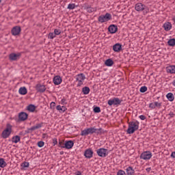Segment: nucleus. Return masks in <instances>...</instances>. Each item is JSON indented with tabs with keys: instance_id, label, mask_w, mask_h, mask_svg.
Returning a JSON list of instances; mask_svg holds the SVG:
<instances>
[{
	"instance_id": "obj_1",
	"label": "nucleus",
	"mask_w": 175,
	"mask_h": 175,
	"mask_svg": "<svg viewBox=\"0 0 175 175\" xmlns=\"http://www.w3.org/2000/svg\"><path fill=\"white\" fill-rule=\"evenodd\" d=\"M139 123L137 120L129 122V127L126 131L127 133H129V135H132L135 133V132H136V131L139 129Z\"/></svg>"
},
{
	"instance_id": "obj_2",
	"label": "nucleus",
	"mask_w": 175,
	"mask_h": 175,
	"mask_svg": "<svg viewBox=\"0 0 175 175\" xmlns=\"http://www.w3.org/2000/svg\"><path fill=\"white\" fill-rule=\"evenodd\" d=\"M13 126L10 124H7L6 128L1 133V137L3 139H8L10 135H12Z\"/></svg>"
},
{
	"instance_id": "obj_3",
	"label": "nucleus",
	"mask_w": 175,
	"mask_h": 175,
	"mask_svg": "<svg viewBox=\"0 0 175 175\" xmlns=\"http://www.w3.org/2000/svg\"><path fill=\"white\" fill-rule=\"evenodd\" d=\"M135 10H137V12H143L144 11V14H147V13H148V12H150L148 7L146 6L145 5H144L142 3H137L135 5Z\"/></svg>"
},
{
	"instance_id": "obj_4",
	"label": "nucleus",
	"mask_w": 175,
	"mask_h": 175,
	"mask_svg": "<svg viewBox=\"0 0 175 175\" xmlns=\"http://www.w3.org/2000/svg\"><path fill=\"white\" fill-rule=\"evenodd\" d=\"M98 129L95 127H90L86 129H84L81 131V136H87L88 135H92V133H96Z\"/></svg>"
},
{
	"instance_id": "obj_5",
	"label": "nucleus",
	"mask_w": 175,
	"mask_h": 175,
	"mask_svg": "<svg viewBox=\"0 0 175 175\" xmlns=\"http://www.w3.org/2000/svg\"><path fill=\"white\" fill-rule=\"evenodd\" d=\"M76 81H77V87H81L83 84H84V80H85V75L84 74L81 73L75 77Z\"/></svg>"
},
{
	"instance_id": "obj_6",
	"label": "nucleus",
	"mask_w": 175,
	"mask_h": 175,
	"mask_svg": "<svg viewBox=\"0 0 175 175\" xmlns=\"http://www.w3.org/2000/svg\"><path fill=\"white\" fill-rule=\"evenodd\" d=\"M111 18V14L109 13H106L105 15H101L98 17V21L99 23H107V21H110Z\"/></svg>"
},
{
	"instance_id": "obj_7",
	"label": "nucleus",
	"mask_w": 175,
	"mask_h": 175,
	"mask_svg": "<svg viewBox=\"0 0 175 175\" xmlns=\"http://www.w3.org/2000/svg\"><path fill=\"white\" fill-rule=\"evenodd\" d=\"M152 157V153L150 151H146L141 154L140 158L141 159H144V161H147L148 159H151Z\"/></svg>"
},
{
	"instance_id": "obj_8",
	"label": "nucleus",
	"mask_w": 175,
	"mask_h": 175,
	"mask_svg": "<svg viewBox=\"0 0 175 175\" xmlns=\"http://www.w3.org/2000/svg\"><path fill=\"white\" fill-rule=\"evenodd\" d=\"M96 152H97V155L101 157H105L109 154V151L107 150V149H105L103 148H100L98 149Z\"/></svg>"
},
{
	"instance_id": "obj_9",
	"label": "nucleus",
	"mask_w": 175,
	"mask_h": 175,
	"mask_svg": "<svg viewBox=\"0 0 175 175\" xmlns=\"http://www.w3.org/2000/svg\"><path fill=\"white\" fill-rule=\"evenodd\" d=\"M21 33V27L20 26L14 27L11 30V33L13 36H17Z\"/></svg>"
},
{
	"instance_id": "obj_10",
	"label": "nucleus",
	"mask_w": 175,
	"mask_h": 175,
	"mask_svg": "<svg viewBox=\"0 0 175 175\" xmlns=\"http://www.w3.org/2000/svg\"><path fill=\"white\" fill-rule=\"evenodd\" d=\"M120 103H121V100H120L118 98H113L108 100L109 106H113V105H120Z\"/></svg>"
},
{
	"instance_id": "obj_11",
	"label": "nucleus",
	"mask_w": 175,
	"mask_h": 175,
	"mask_svg": "<svg viewBox=\"0 0 175 175\" xmlns=\"http://www.w3.org/2000/svg\"><path fill=\"white\" fill-rule=\"evenodd\" d=\"M18 120L19 121H26V120H28V113L25 112H20L18 113Z\"/></svg>"
},
{
	"instance_id": "obj_12",
	"label": "nucleus",
	"mask_w": 175,
	"mask_h": 175,
	"mask_svg": "<svg viewBox=\"0 0 175 175\" xmlns=\"http://www.w3.org/2000/svg\"><path fill=\"white\" fill-rule=\"evenodd\" d=\"M84 155H85V158H88L90 159L92 158V157L94 155V151H92V149L88 148L85 151Z\"/></svg>"
},
{
	"instance_id": "obj_13",
	"label": "nucleus",
	"mask_w": 175,
	"mask_h": 175,
	"mask_svg": "<svg viewBox=\"0 0 175 175\" xmlns=\"http://www.w3.org/2000/svg\"><path fill=\"white\" fill-rule=\"evenodd\" d=\"M61 83H62V77L59 75L55 76L53 78V84H55V85H59Z\"/></svg>"
},
{
	"instance_id": "obj_14",
	"label": "nucleus",
	"mask_w": 175,
	"mask_h": 175,
	"mask_svg": "<svg viewBox=\"0 0 175 175\" xmlns=\"http://www.w3.org/2000/svg\"><path fill=\"white\" fill-rule=\"evenodd\" d=\"M21 57V53H11L9 58L11 61H17Z\"/></svg>"
},
{
	"instance_id": "obj_15",
	"label": "nucleus",
	"mask_w": 175,
	"mask_h": 175,
	"mask_svg": "<svg viewBox=\"0 0 175 175\" xmlns=\"http://www.w3.org/2000/svg\"><path fill=\"white\" fill-rule=\"evenodd\" d=\"M73 146H75V143L72 140L66 141L64 148L67 150H70V148H73Z\"/></svg>"
},
{
	"instance_id": "obj_16",
	"label": "nucleus",
	"mask_w": 175,
	"mask_h": 175,
	"mask_svg": "<svg viewBox=\"0 0 175 175\" xmlns=\"http://www.w3.org/2000/svg\"><path fill=\"white\" fill-rule=\"evenodd\" d=\"M113 50L115 53H120L122 50V45L120 43H116L113 46Z\"/></svg>"
},
{
	"instance_id": "obj_17",
	"label": "nucleus",
	"mask_w": 175,
	"mask_h": 175,
	"mask_svg": "<svg viewBox=\"0 0 175 175\" xmlns=\"http://www.w3.org/2000/svg\"><path fill=\"white\" fill-rule=\"evenodd\" d=\"M173 25L170 22H165L163 25V28L167 32L172 29Z\"/></svg>"
},
{
	"instance_id": "obj_18",
	"label": "nucleus",
	"mask_w": 175,
	"mask_h": 175,
	"mask_svg": "<svg viewBox=\"0 0 175 175\" xmlns=\"http://www.w3.org/2000/svg\"><path fill=\"white\" fill-rule=\"evenodd\" d=\"M108 30H109V32H110V33H116V32H117V31H118V27H117V25H111L108 27Z\"/></svg>"
},
{
	"instance_id": "obj_19",
	"label": "nucleus",
	"mask_w": 175,
	"mask_h": 175,
	"mask_svg": "<svg viewBox=\"0 0 175 175\" xmlns=\"http://www.w3.org/2000/svg\"><path fill=\"white\" fill-rule=\"evenodd\" d=\"M36 90H37L38 92H44V91H46V86L38 83L36 86Z\"/></svg>"
},
{
	"instance_id": "obj_20",
	"label": "nucleus",
	"mask_w": 175,
	"mask_h": 175,
	"mask_svg": "<svg viewBox=\"0 0 175 175\" xmlns=\"http://www.w3.org/2000/svg\"><path fill=\"white\" fill-rule=\"evenodd\" d=\"M56 110H57L60 113H65V111L68 110V108H66V106L65 105H63V106L57 105L56 107Z\"/></svg>"
},
{
	"instance_id": "obj_21",
	"label": "nucleus",
	"mask_w": 175,
	"mask_h": 175,
	"mask_svg": "<svg viewBox=\"0 0 175 175\" xmlns=\"http://www.w3.org/2000/svg\"><path fill=\"white\" fill-rule=\"evenodd\" d=\"M28 90H27V88L21 87L18 90V93L20 95H27Z\"/></svg>"
},
{
	"instance_id": "obj_22",
	"label": "nucleus",
	"mask_w": 175,
	"mask_h": 175,
	"mask_svg": "<svg viewBox=\"0 0 175 175\" xmlns=\"http://www.w3.org/2000/svg\"><path fill=\"white\" fill-rule=\"evenodd\" d=\"M167 73H175V66H169L166 68Z\"/></svg>"
},
{
	"instance_id": "obj_23",
	"label": "nucleus",
	"mask_w": 175,
	"mask_h": 175,
	"mask_svg": "<svg viewBox=\"0 0 175 175\" xmlns=\"http://www.w3.org/2000/svg\"><path fill=\"white\" fill-rule=\"evenodd\" d=\"M27 110L29 111L30 113H33L35 110H36V106L31 104L27 107Z\"/></svg>"
},
{
	"instance_id": "obj_24",
	"label": "nucleus",
	"mask_w": 175,
	"mask_h": 175,
	"mask_svg": "<svg viewBox=\"0 0 175 175\" xmlns=\"http://www.w3.org/2000/svg\"><path fill=\"white\" fill-rule=\"evenodd\" d=\"M126 172L127 175H133L135 174V170L132 167H129L126 169Z\"/></svg>"
},
{
	"instance_id": "obj_25",
	"label": "nucleus",
	"mask_w": 175,
	"mask_h": 175,
	"mask_svg": "<svg viewBox=\"0 0 175 175\" xmlns=\"http://www.w3.org/2000/svg\"><path fill=\"white\" fill-rule=\"evenodd\" d=\"M20 140H21V138L20 137V136L15 135V136L12 137V142L15 143V144H17V143H18L20 142Z\"/></svg>"
},
{
	"instance_id": "obj_26",
	"label": "nucleus",
	"mask_w": 175,
	"mask_h": 175,
	"mask_svg": "<svg viewBox=\"0 0 175 175\" xmlns=\"http://www.w3.org/2000/svg\"><path fill=\"white\" fill-rule=\"evenodd\" d=\"M8 163H6V161H5V159L0 158V167H6Z\"/></svg>"
},
{
	"instance_id": "obj_27",
	"label": "nucleus",
	"mask_w": 175,
	"mask_h": 175,
	"mask_svg": "<svg viewBox=\"0 0 175 175\" xmlns=\"http://www.w3.org/2000/svg\"><path fill=\"white\" fill-rule=\"evenodd\" d=\"M166 98L170 102H173V100H174V95H173V93H168L166 95Z\"/></svg>"
},
{
	"instance_id": "obj_28",
	"label": "nucleus",
	"mask_w": 175,
	"mask_h": 175,
	"mask_svg": "<svg viewBox=\"0 0 175 175\" xmlns=\"http://www.w3.org/2000/svg\"><path fill=\"white\" fill-rule=\"evenodd\" d=\"M105 64L106 66H113L114 62H113V59H108L105 61Z\"/></svg>"
},
{
	"instance_id": "obj_29",
	"label": "nucleus",
	"mask_w": 175,
	"mask_h": 175,
	"mask_svg": "<svg viewBox=\"0 0 175 175\" xmlns=\"http://www.w3.org/2000/svg\"><path fill=\"white\" fill-rule=\"evenodd\" d=\"M42 128V124H37L35 126L31 127L29 131H36V129H39Z\"/></svg>"
},
{
	"instance_id": "obj_30",
	"label": "nucleus",
	"mask_w": 175,
	"mask_h": 175,
	"mask_svg": "<svg viewBox=\"0 0 175 175\" xmlns=\"http://www.w3.org/2000/svg\"><path fill=\"white\" fill-rule=\"evenodd\" d=\"M86 10L88 13H94V12H96V8L87 7Z\"/></svg>"
},
{
	"instance_id": "obj_31",
	"label": "nucleus",
	"mask_w": 175,
	"mask_h": 175,
	"mask_svg": "<svg viewBox=\"0 0 175 175\" xmlns=\"http://www.w3.org/2000/svg\"><path fill=\"white\" fill-rule=\"evenodd\" d=\"M82 92L84 95H88V94H90V88L88 87L83 88Z\"/></svg>"
},
{
	"instance_id": "obj_32",
	"label": "nucleus",
	"mask_w": 175,
	"mask_h": 175,
	"mask_svg": "<svg viewBox=\"0 0 175 175\" xmlns=\"http://www.w3.org/2000/svg\"><path fill=\"white\" fill-rule=\"evenodd\" d=\"M65 142L66 141L64 139H59L58 146L60 147V148H65Z\"/></svg>"
},
{
	"instance_id": "obj_33",
	"label": "nucleus",
	"mask_w": 175,
	"mask_h": 175,
	"mask_svg": "<svg viewBox=\"0 0 175 175\" xmlns=\"http://www.w3.org/2000/svg\"><path fill=\"white\" fill-rule=\"evenodd\" d=\"M167 44H168V46H170L171 47H173L174 46H175V39L172 38V39H170V40H168Z\"/></svg>"
},
{
	"instance_id": "obj_34",
	"label": "nucleus",
	"mask_w": 175,
	"mask_h": 175,
	"mask_svg": "<svg viewBox=\"0 0 175 175\" xmlns=\"http://www.w3.org/2000/svg\"><path fill=\"white\" fill-rule=\"evenodd\" d=\"M76 8V4L75 3H70L68 4L67 9H69L70 10H73Z\"/></svg>"
},
{
	"instance_id": "obj_35",
	"label": "nucleus",
	"mask_w": 175,
	"mask_h": 175,
	"mask_svg": "<svg viewBox=\"0 0 175 175\" xmlns=\"http://www.w3.org/2000/svg\"><path fill=\"white\" fill-rule=\"evenodd\" d=\"M21 167L24 168V167H29V163L25 161L23 163H22L21 164Z\"/></svg>"
},
{
	"instance_id": "obj_36",
	"label": "nucleus",
	"mask_w": 175,
	"mask_h": 175,
	"mask_svg": "<svg viewBox=\"0 0 175 175\" xmlns=\"http://www.w3.org/2000/svg\"><path fill=\"white\" fill-rule=\"evenodd\" d=\"M54 33H55V36H57L58 35H61V30H59L58 29H54Z\"/></svg>"
},
{
	"instance_id": "obj_37",
	"label": "nucleus",
	"mask_w": 175,
	"mask_h": 175,
	"mask_svg": "<svg viewBox=\"0 0 175 175\" xmlns=\"http://www.w3.org/2000/svg\"><path fill=\"white\" fill-rule=\"evenodd\" d=\"M55 33H49V36H48V38H49V39H54V38H55Z\"/></svg>"
},
{
	"instance_id": "obj_38",
	"label": "nucleus",
	"mask_w": 175,
	"mask_h": 175,
	"mask_svg": "<svg viewBox=\"0 0 175 175\" xmlns=\"http://www.w3.org/2000/svg\"><path fill=\"white\" fill-rule=\"evenodd\" d=\"M59 103L63 106H65V105H67L68 103H66V99L62 98Z\"/></svg>"
},
{
	"instance_id": "obj_39",
	"label": "nucleus",
	"mask_w": 175,
	"mask_h": 175,
	"mask_svg": "<svg viewBox=\"0 0 175 175\" xmlns=\"http://www.w3.org/2000/svg\"><path fill=\"white\" fill-rule=\"evenodd\" d=\"M140 92L144 93L147 91V88L146 86H142L139 89Z\"/></svg>"
},
{
	"instance_id": "obj_40",
	"label": "nucleus",
	"mask_w": 175,
	"mask_h": 175,
	"mask_svg": "<svg viewBox=\"0 0 175 175\" xmlns=\"http://www.w3.org/2000/svg\"><path fill=\"white\" fill-rule=\"evenodd\" d=\"M38 146L40 147V148H42L44 146V142L42 141H40L38 142Z\"/></svg>"
},
{
	"instance_id": "obj_41",
	"label": "nucleus",
	"mask_w": 175,
	"mask_h": 175,
	"mask_svg": "<svg viewBox=\"0 0 175 175\" xmlns=\"http://www.w3.org/2000/svg\"><path fill=\"white\" fill-rule=\"evenodd\" d=\"M94 113H100V108L99 107H96L94 109Z\"/></svg>"
},
{
	"instance_id": "obj_42",
	"label": "nucleus",
	"mask_w": 175,
	"mask_h": 175,
	"mask_svg": "<svg viewBox=\"0 0 175 175\" xmlns=\"http://www.w3.org/2000/svg\"><path fill=\"white\" fill-rule=\"evenodd\" d=\"M118 175H126L125 171L124 170H119L117 173Z\"/></svg>"
},
{
	"instance_id": "obj_43",
	"label": "nucleus",
	"mask_w": 175,
	"mask_h": 175,
	"mask_svg": "<svg viewBox=\"0 0 175 175\" xmlns=\"http://www.w3.org/2000/svg\"><path fill=\"white\" fill-rule=\"evenodd\" d=\"M154 103L155 107H161V106H162V104L161 103L154 102Z\"/></svg>"
},
{
	"instance_id": "obj_44",
	"label": "nucleus",
	"mask_w": 175,
	"mask_h": 175,
	"mask_svg": "<svg viewBox=\"0 0 175 175\" xmlns=\"http://www.w3.org/2000/svg\"><path fill=\"white\" fill-rule=\"evenodd\" d=\"M53 146H57V144H58V141L57 140V138L53 139Z\"/></svg>"
},
{
	"instance_id": "obj_45",
	"label": "nucleus",
	"mask_w": 175,
	"mask_h": 175,
	"mask_svg": "<svg viewBox=\"0 0 175 175\" xmlns=\"http://www.w3.org/2000/svg\"><path fill=\"white\" fill-rule=\"evenodd\" d=\"M149 107H150V109H155V104H154V103H150V105H149Z\"/></svg>"
},
{
	"instance_id": "obj_46",
	"label": "nucleus",
	"mask_w": 175,
	"mask_h": 175,
	"mask_svg": "<svg viewBox=\"0 0 175 175\" xmlns=\"http://www.w3.org/2000/svg\"><path fill=\"white\" fill-rule=\"evenodd\" d=\"M51 109H53V107H55V102H51L50 104Z\"/></svg>"
},
{
	"instance_id": "obj_47",
	"label": "nucleus",
	"mask_w": 175,
	"mask_h": 175,
	"mask_svg": "<svg viewBox=\"0 0 175 175\" xmlns=\"http://www.w3.org/2000/svg\"><path fill=\"white\" fill-rule=\"evenodd\" d=\"M139 118H140V120H142V121H144V120H146V117L144 116V115H141L139 116Z\"/></svg>"
},
{
	"instance_id": "obj_48",
	"label": "nucleus",
	"mask_w": 175,
	"mask_h": 175,
	"mask_svg": "<svg viewBox=\"0 0 175 175\" xmlns=\"http://www.w3.org/2000/svg\"><path fill=\"white\" fill-rule=\"evenodd\" d=\"M171 157L172 158H175V151L172 152Z\"/></svg>"
},
{
	"instance_id": "obj_49",
	"label": "nucleus",
	"mask_w": 175,
	"mask_h": 175,
	"mask_svg": "<svg viewBox=\"0 0 175 175\" xmlns=\"http://www.w3.org/2000/svg\"><path fill=\"white\" fill-rule=\"evenodd\" d=\"M146 172H148V173H150V172H151V167H148L146 169Z\"/></svg>"
},
{
	"instance_id": "obj_50",
	"label": "nucleus",
	"mask_w": 175,
	"mask_h": 175,
	"mask_svg": "<svg viewBox=\"0 0 175 175\" xmlns=\"http://www.w3.org/2000/svg\"><path fill=\"white\" fill-rule=\"evenodd\" d=\"M75 175H81V172H80V171H77V172L75 173Z\"/></svg>"
},
{
	"instance_id": "obj_51",
	"label": "nucleus",
	"mask_w": 175,
	"mask_h": 175,
	"mask_svg": "<svg viewBox=\"0 0 175 175\" xmlns=\"http://www.w3.org/2000/svg\"><path fill=\"white\" fill-rule=\"evenodd\" d=\"M170 117H174V113L173 112L170 113Z\"/></svg>"
},
{
	"instance_id": "obj_52",
	"label": "nucleus",
	"mask_w": 175,
	"mask_h": 175,
	"mask_svg": "<svg viewBox=\"0 0 175 175\" xmlns=\"http://www.w3.org/2000/svg\"><path fill=\"white\" fill-rule=\"evenodd\" d=\"M46 136H47V134H43V135H42L43 139H44V138L46 137Z\"/></svg>"
},
{
	"instance_id": "obj_53",
	"label": "nucleus",
	"mask_w": 175,
	"mask_h": 175,
	"mask_svg": "<svg viewBox=\"0 0 175 175\" xmlns=\"http://www.w3.org/2000/svg\"><path fill=\"white\" fill-rule=\"evenodd\" d=\"M1 2H2V0H0V3H1Z\"/></svg>"
}]
</instances>
